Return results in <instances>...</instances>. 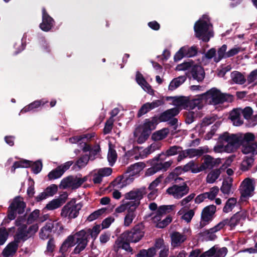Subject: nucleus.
Here are the masks:
<instances>
[{"instance_id":"1","label":"nucleus","mask_w":257,"mask_h":257,"mask_svg":"<svg viewBox=\"0 0 257 257\" xmlns=\"http://www.w3.org/2000/svg\"><path fill=\"white\" fill-rule=\"evenodd\" d=\"M201 97H203L204 99H210L209 103L214 105L222 104L224 102H231L233 100L232 95L222 93L215 87H213L201 94Z\"/></svg>"},{"instance_id":"2","label":"nucleus","mask_w":257,"mask_h":257,"mask_svg":"<svg viewBox=\"0 0 257 257\" xmlns=\"http://www.w3.org/2000/svg\"><path fill=\"white\" fill-rule=\"evenodd\" d=\"M220 142L225 141L227 144L224 146V150L227 153L235 152L241 145L240 135L238 134H230L225 132L219 137Z\"/></svg>"},{"instance_id":"3","label":"nucleus","mask_w":257,"mask_h":257,"mask_svg":"<svg viewBox=\"0 0 257 257\" xmlns=\"http://www.w3.org/2000/svg\"><path fill=\"white\" fill-rule=\"evenodd\" d=\"M145 226L143 222L135 225L131 230L122 233V237L132 243L139 242L145 236Z\"/></svg>"},{"instance_id":"4","label":"nucleus","mask_w":257,"mask_h":257,"mask_svg":"<svg viewBox=\"0 0 257 257\" xmlns=\"http://www.w3.org/2000/svg\"><path fill=\"white\" fill-rule=\"evenodd\" d=\"M228 252L226 247H219L218 245H215L208 250L201 253L199 249L192 250L188 257H225Z\"/></svg>"},{"instance_id":"5","label":"nucleus","mask_w":257,"mask_h":257,"mask_svg":"<svg viewBox=\"0 0 257 257\" xmlns=\"http://www.w3.org/2000/svg\"><path fill=\"white\" fill-rule=\"evenodd\" d=\"M75 199H72L68 202L62 208L61 216L69 220L76 218L79 213V211L82 207L81 203H76Z\"/></svg>"},{"instance_id":"6","label":"nucleus","mask_w":257,"mask_h":257,"mask_svg":"<svg viewBox=\"0 0 257 257\" xmlns=\"http://www.w3.org/2000/svg\"><path fill=\"white\" fill-rule=\"evenodd\" d=\"M26 207V203L21 200V197H16L8 208V218L10 220L15 219L17 216V213L22 214L24 212Z\"/></svg>"},{"instance_id":"7","label":"nucleus","mask_w":257,"mask_h":257,"mask_svg":"<svg viewBox=\"0 0 257 257\" xmlns=\"http://www.w3.org/2000/svg\"><path fill=\"white\" fill-rule=\"evenodd\" d=\"M147 193L145 187H141L134 189L125 194V198L127 200H135L134 201H130L127 203L129 206L133 207L134 209L140 204V201L143 198L144 195Z\"/></svg>"},{"instance_id":"8","label":"nucleus","mask_w":257,"mask_h":257,"mask_svg":"<svg viewBox=\"0 0 257 257\" xmlns=\"http://www.w3.org/2000/svg\"><path fill=\"white\" fill-rule=\"evenodd\" d=\"M73 235L75 236V243L77 245L72 251V254H79L87 246L89 238L84 230L76 232Z\"/></svg>"},{"instance_id":"9","label":"nucleus","mask_w":257,"mask_h":257,"mask_svg":"<svg viewBox=\"0 0 257 257\" xmlns=\"http://www.w3.org/2000/svg\"><path fill=\"white\" fill-rule=\"evenodd\" d=\"M195 36L199 39H201L204 42H207L209 41L210 37L208 36L207 32L209 30V24L204 20H199L194 26Z\"/></svg>"},{"instance_id":"10","label":"nucleus","mask_w":257,"mask_h":257,"mask_svg":"<svg viewBox=\"0 0 257 257\" xmlns=\"http://www.w3.org/2000/svg\"><path fill=\"white\" fill-rule=\"evenodd\" d=\"M219 223L208 229H205L197 234L198 239L202 241H212L217 238L216 232L222 229Z\"/></svg>"},{"instance_id":"11","label":"nucleus","mask_w":257,"mask_h":257,"mask_svg":"<svg viewBox=\"0 0 257 257\" xmlns=\"http://www.w3.org/2000/svg\"><path fill=\"white\" fill-rule=\"evenodd\" d=\"M189 192V187L186 182H184L182 185H173L169 187L166 192L172 195L174 198L179 199L187 194Z\"/></svg>"},{"instance_id":"12","label":"nucleus","mask_w":257,"mask_h":257,"mask_svg":"<svg viewBox=\"0 0 257 257\" xmlns=\"http://www.w3.org/2000/svg\"><path fill=\"white\" fill-rule=\"evenodd\" d=\"M82 185L80 177L77 176H69L63 178L59 185L60 188L65 189L71 188L72 190H75Z\"/></svg>"},{"instance_id":"13","label":"nucleus","mask_w":257,"mask_h":257,"mask_svg":"<svg viewBox=\"0 0 257 257\" xmlns=\"http://www.w3.org/2000/svg\"><path fill=\"white\" fill-rule=\"evenodd\" d=\"M42 22L40 24L39 27L43 31L48 32L54 27L55 21L49 15L45 8H42Z\"/></svg>"},{"instance_id":"14","label":"nucleus","mask_w":257,"mask_h":257,"mask_svg":"<svg viewBox=\"0 0 257 257\" xmlns=\"http://www.w3.org/2000/svg\"><path fill=\"white\" fill-rule=\"evenodd\" d=\"M180 112L179 108L175 107L168 109L157 116V120L159 122L168 121L172 117L177 116Z\"/></svg>"},{"instance_id":"15","label":"nucleus","mask_w":257,"mask_h":257,"mask_svg":"<svg viewBox=\"0 0 257 257\" xmlns=\"http://www.w3.org/2000/svg\"><path fill=\"white\" fill-rule=\"evenodd\" d=\"M204 162L200 166L201 171L205 170L207 169H211L214 167H216L221 163V159L219 158L214 159L209 155L204 156Z\"/></svg>"},{"instance_id":"16","label":"nucleus","mask_w":257,"mask_h":257,"mask_svg":"<svg viewBox=\"0 0 257 257\" xmlns=\"http://www.w3.org/2000/svg\"><path fill=\"white\" fill-rule=\"evenodd\" d=\"M242 217V214L240 212H237L233 214L231 218L229 219L228 218L225 219L219 222L222 229L225 225H228L231 229L234 228L240 221Z\"/></svg>"},{"instance_id":"17","label":"nucleus","mask_w":257,"mask_h":257,"mask_svg":"<svg viewBox=\"0 0 257 257\" xmlns=\"http://www.w3.org/2000/svg\"><path fill=\"white\" fill-rule=\"evenodd\" d=\"M157 120V115H155L150 119L146 118L142 125V132L150 135L152 131L155 130L158 124Z\"/></svg>"},{"instance_id":"18","label":"nucleus","mask_w":257,"mask_h":257,"mask_svg":"<svg viewBox=\"0 0 257 257\" xmlns=\"http://www.w3.org/2000/svg\"><path fill=\"white\" fill-rule=\"evenodd\" d=\"M190 73L193 79L198 82H202L204 79L205 72L200 65L194 64L191 69Z\"/></svg>"},{"instance_id":"19","label":"nucleus","mask_w":257,"mask_h":257,"mask_svg":"<svg viewBox=\"0 0 257 257\" xmlns=\"http://www.w3.org/2000/svg\"><path fill=\"white\" fill-rule=\"evenodd\" d=\"M68 195L67 193L64 194L63 196L57 199H54L46 205L45 209L48 210H53L61 206L66 201Z\"/></svg>"},{"instance_id":"20","label":"nucleus","mask_w":257,"mask_h":257,"mask_svg":"<svg viewBox=\"0 0 257 257\" xmlns=\"http://www.w3.org/2000/svg\"><path fill=\"white\" fill-rule=\"evenodd\" d=\"M216 211V207L214 205H210L204 207L201 212V217L204 219V221L211 222Z\"/></svg>"},{"instance_id":"21","label":"nucleus","mask_w":257,"mask_h":257,"mask_svg":"<svg viewBox=\"0 0 257 257\" xmlns=\"http://www.w3.org/2000/svg\"><path fill=\"white\" fill-rule=\"evenodd\" d=\"M170 237L171 245L174 247L180 246L187 238V235L182 234L178 231L173 232Z\"/></svg>"},{"instance_id":"22","label":"nucleus","mask_w":257,"mask_h":257,"mask_svg":"<svg viewBox=\"0 0 257 257\" xmlns=\"http://www.w3.org/2000/svg\"><path fill=\"white\" fill-rule=\"evenodd\" d=\"M252 181V179L248 178L243 180L242 183L244 184L243 189L240 191L241 197L246 198L250 195L251 192L254 190Z\"/></svg>"},{"instance_id":"23","label":"nucleus","mask_w":257,"mask_h":257,"mask_svg":"<svg viewBox=\"0 0 257 257\" xmlns=\"http://www.w3.org/2000/svg\"><path fill=\"white\" fill-rule=\"evenodd\" d=\"M75 245V236L73 235H70L67 237L62 243L59 249V252L62 255L65 254L68 249Z\"/></svg>"},{"instance_id":"24","label":"nucleus","mask_w":257,"mask_h":257,"mask_svg":"<svg viewBox=\"0 0 257 257\" xmlns=\"http://www.w3.org/2000/svg\"><path fill=\"white\" fill-rule=\"evenodd\" d=\"M19 242V241L16 240V238H15V241L9 243L2 252L3 256L9 257L10 255L15 253L18 249Z\"/></svg>"},{"instance_id":"25","label":"nucleus","mask_w":257,"mask_h":257,"mask_svg":"<svg viewBox=\"0 0 257 257\" xmlns=\"http://www.w3.org/2000/svg\"><path fill=\"white\" fill-rule=\"evenodd\" d=\"M241 151L244 154H251L253 157L257 154V142L241 144Z\"/></svg>"},{"instance_id":"26","label":"nucleus","mask_w":257,"mask_h":257,"mask_svg":"<svg viewBox=\"0 0 257 257\" xmlns=\"http://www.w3.org/2000/svg\"><path fill=\"white\" fill-rule=\"evenodd\" d=\"M181 149H182V147L179 146H171L166 151L165 154L162 153L158 155L157 156L155 157L153 161H158L159 160H163V159L161 158V157L162 155L169 157L179 154V153L181 151Z\"/></svg>"},{"instance_id":"27","label":"nucleus","mask_w":257,"mask_h":257,"mask_svg":"<svg viewBox=\"0 0 257 257\" xmlns=\"http://www.w3.org/2000/svg\"><path fill=\"white\" fill-rule=\"evenodd\" d=\"M174 205H161L158 208L154 219L160 221L162 215L170 213L174 209Z\"/></svg>"},{"instance_id":"28","label":"nucleus","mask_w":257,"mask_h":257,"mask_svg":"<svg viewBox=\"0 0 257 257\" xmlns=\"http://www.w3.org/2000/svg\"><path fill=\"white\" fill-rule=\"evenodd\" d=\"M115 243L117 244L118 247H121L126 251L132 252L133 251V248L130 246V243L132 242L125 239H124L122 237V233L115 241Z\"/></svg>"},{"instance_id":"29","label":"nucleus","mask_w":257,"mask_h":257,"mask_svg":"<svg viewBox=\"0 0 257 257\" xmlns=\"http://www.w3.org/2000/svg\"><path fill=\"white\" fill-rule=\"evenodd\" d=\"M204 99L203 97H201V94L198 96L197 98L189 100L188 98L187 101V104L185 107V109H193L197 107L199 109L201 108V101Z\"/></svg>"},{"instance_id":"30","label":"nucleus","mask_w":257,"mask_h":257,"mask_svg":"<svg viewBox=\"0 0 257 257\" xmlns=\"http://www.w3.org/2000/svg\"><path fill=\"white\" fill-rule=\"evenodd\" d=\"M52 222H48L41 229L40 237L43 239L48 238L51 232H53V226Z\"/></svg>"},{"instance_id":"31","label":"nucleus","mask_w":257,"mask_h":257,"mask_svg":"<svg viewBox=\"0 0 257 257\" xmlns=\"http://www.w3.org/2000/svg\"><path fill=\"white\" fill-rule=\"evenodd\" d=\"M48 101H45L43 99L34 101L29 105L24 107L21 110L22 112H27L33 110L35 108H37L41 105H44L48 103Z\"/></svg>"},{"instance_id":"32","label":"nucleus","mask_w":257,"mask_h":257,"mask_svg":"<svg viewBox=\"0 0 257 257\" xmlns=\"http://www.w3.org/2000/svg\"><path fill=\"white\" fill-rule=\"evenodd\" d=\"M254 160V159L253 156L245 157L244 159L240 164V169L243 172L248 171L252 167L253 164Z\"/></svg>"},{"instance_id":"33","label":"nucleus","mask_w":257,"mask_h":257,"mask_svg":"<svg viewBox=\"0 0 257 257\" xmlns=\"http://www.w3.org/2000/svg\"><path fill=\"white\" fill-rule=\"evenodd\" d=\"M136 209L133 208V207L129 206L127 208V213L124 219V225L128 226L133 222L136 217L135 211Z\"/></svg>"},{"instance_id":"34","label":"nucleus","mask_w":257,"mask_h":257,"mask_svg":"<svg viewBox=\"0 0 257 257\" xmlns=\"http://www.w3.org/2000/svg\"><path fill=\"white\" fill-rule=\"evenodd\" d=\"M169 133V130L168 128H164L161 130L154 132L152 134L151 138L154 141H160L166 138Z\"/></svg>"},{"instance_id":"35","label":"nucleus","mask_w":257,"mask_h":257,"mask_svg":"<svg viewBox=\"0 0 257 257\" xmlns=\"http://www.w3.org/2000/svg\"><path fill=\"white\" fill-rule=\"evenodd\" d=\"M186 154L188 155V157L192 158L195 157H200L203 155L205 153L208 152V149L205 151L204 149L201 147L198 149H186Z\"/></svg>"},{"instance_id":"36","label":"nucleus","mask_w":257,"mask_h":257,"mask_svg":"<svg viewBox=\"0 0 257 257\" xmlns=\"http://www.w3.org/2000/svg\"><path fill=\"white\" fill-rule=\"evenodd\" d=\"M145 167V164L143 162H138L131 165L127 168L126 173H132V175H134L139 173Z\"/></svg>"},{"instance_id":"37","label":"nucleus","mask_w":257,"mask_h":257,"mask_svg":"<svg viewBox=\"0 0 257 257\" xmlns=\"http://www.w3.org/2000/svg\"><path fill=\"white\" fill-rule=\"evenodd\" d=\"M186 80L185 76H180L176 78L173 79L169 85V90H174L182 84H183Z\"/></svg>"},{"instance_id":"38","label":"nucleus","mask_w":257,"mask_h":257,"mask_svg":"<svg viewBox=\"0 0 257 257\" xmlns=\"http://www.w3.org/2000/svg\"><path fill=\"white\" fill-rule=\"evenodd\" d=\"M27 228V224H23L18 228V232L15 238H16V240H19L20 241V240H23L25 241L27 239V237L28 235Z\"/></svg>"},{"instance_id":"39","label":"nucleus","mask_w":257,"mask_h":257,"mask_svg":"<svg viewBox=\"0 0 257 257\" xmlns=\"http://www.w3.org/2000/svg\"><path fill=\"white\" fill-rule=\"evenodd\" d=\"M227 46L223 44L221 47L219 48L217 51V56L214 58V61L216 63L219 62L222 59L227 58Z\"/></svg>"},{"instance_id":"40","label":"nucleus","mask_w":257,"mask_h":257,"mask_svg":"<svg viewBox=\"0 0 257 257\" xmlns=\"http://www.w3.org/2000/svg\"><path fill=\"white\" fill-rule=\"evenodd\" d=\"M183 172H186L191 171L193 173H197L201 171L200 166L198 167L194 161L192 160L183 167Z\"/></svg>"},{"instance_id":"41","label":"nucleus","mask_w":257,"mask_h":257,"mask_svg":"<svg viewBox=\"0 0 257 257\" xmlns=\"http://www.w3.org/2000/svg\"><path fill=\"white\" fill-rule=\"evenodd\" d=\"M231 77L232 81L236 84H243L246 79L243 75L240 72L234 71L231 73Z\"/></svg>"},{"instance_id":"42","label":"nucleus","mask_w":257,"mask_h":257,"mask_svg":"<svg viewBox=\"0 0 257 257\" xmlns=\"http://www.w3.org/2000/svg\"><path fill=\"white\" fill-rule=\"evenodd\" d=\"M83 230L86 232V235L88 238H89V236H91L92 238L95 239L100 231V226L99 225H96L92 229L86 228Z\"/></svg>"},{"instance_id":"43","label":"nucleus","mask_w":257,"mask_h":257,"mask_svg":"<svg viewBox=\"0 0 257 257\" xmlns=\"http://www.w3.org/2000/svg\"><path fill=\"white\" fill-rule=\"evenodd\" d=\"M221 174L220 169H216L211 171L207 176L206 181L208 183H214L219 177Z\"/></svg>"},{"instance_id":"44","label":"nucleus","mask_w":257,"mask_h":257,"mask_svg":"<svg viewBox=\"0 0 257 257\" xmlns=\"http://www.w3.org/2000/svg\"><path fill=\"white\" fill-rule=\"evenodd\" d=\"M170 99H173V102L175 105L183 106L184 108L187 104V101L188 98L185 96H179V97H167V100H169Z\"/></svg>"},{"instance_id":"45","label":"nucleus","mask_w":257,"mask_h":257,"mask_svg":"<svg viewBox=\"0 0 257 257\" xmlns=\"http://www.w3.org/2000/svg\"><path fill=\"white\" fill-rule=\"evenodd\" d=\"M236 202L237 200L236 198L233 197L229 198L226 202L225 206L223 208V211L225 213H228L231 211L236 204Z\"/></svg>"},{"instance_id":"46","label":"nucleus","mask_w":257,"mask_h":257,"mask_svg":"<svg viewBox=\"0 0 257 257\" xmlns=\"http://www.w3.org/2000/svg\"><path fill=\"white\" fill-rule=\"evenodd\" d=\"M63 174V171H61L60 167L58 166L55 169L50 172L47 176L49 180H52L60 178Z\"/></svg>"},{"instance_id":"47","label":"nucleus","mask_w":257,"mask_h":257,"mask_svg":"<svg viewBox=\"0 0 257 257\" xmlns=\"http://www.w3.org/2000/svg\"><path fill=\"white\" fill-rule=\"evenodd\" d=\"M106 209L105 208H102L98 209L94 212L91 213L87 218L88 221H92L94 220L97 219L99 216L105 212Z\"/></svg>"},{"instance_id":"48","label":"nucleus","mask_w":257,"mask_h":257,"mask_svg":"<svg viewBox=\"0 0 257 257\" xmlns=\"http://www.w3.org/2000/svg\"><path fill=\"white\" fill-rule=\"evenodd\" d=\"M182 48H185L184 53L186 57H192L197 55L198 49L196 46H192L191 47L184 46Z\"/></svg>"},{"instance_id":"49","label":"nucleus","mask_w":257,"mask_h":257,"mask_svg":"<svg viewBox=\"0 0 257 257\" xmlns=\"http://www.w3.org/2000/svg\"><path fill=\"white\" fill-rule=\"evenodd\" d=\"M117 157L116 151L110 148L107 154V160L110 166H113L116 161Z\"/></svg>"},{"instance_id":"50","label":"nucleus","mask_w":257,"mask_h":257,"mask_svg":"<svg viewBox=\"0 0 257 257\" xmlns=\"http://www.w3.org/2000/svg\"><path fill=\"white\" fill-rule=\"evenodd\" d=\"M240 138L241 141V144H244L254 142V141L255 137L253 134L247 133L244 135L243 137L240 135Z\"/></svg>"},{"instance_id":"51","label":"nucleus","mask_w":257,"mask_h":257,"mask_svg":"<svg viewBox=\"0 0 257 257\" xmlns=\"http://www.w3.org/2000/svg\"><path fill=\"white\" fill-rule=\"evenodd\" d=\"M196 114L192 111H186L184 112L185 121L187 124H191L195 119Z\"/></svg>"},{"instance_id":"52","label":"nucleus","mask_w":257,"mask_h":257,"mask_svg":"<svg viewBox=\"0 0 257 257\" xmlns=\"http://www.w3.org/2000/svg\"><path fill=\"white\" fill-rule=\"evenodd\" d=\"M89 160V158L87 155H84L81 156L75 163V165L77 166L79 169L85 167L88 163Z\"/></svg>"},{"instance_id":"53","label":"nucleus","mask_w":257,"mask_h":257,"mask_svg":"<svg viewBox=\"0 0 257 257\" xmlns=\"http://www.w3.org/2000/svg\"><path fill=\"white\" fill-rule=\"evenodd\" d=\"M231 186L232 180H230V183H229L227 180H224L220 188V190L224 194L229 195L231 191Z\"/></svg>"},{"instance_id":"54","label":"nucleus","mask_w":257,"mask_h":257,"mask_svg":"<svg viewBox=\"0 0 257 257\" xmlns=\"http://www.w3.org/2000/svg\"><path fill=\"white\" fill-rule=\"evenodd\" d=\"M43 167V164L41 160H37L36 162H33L32 161V165L30 167L31 168L32 172L37 174L41 172Z\"/></svg>"},{"instance_id":"55","label":"nucleus","mask_w":257,"mask_h":257,"mask_svg":"<svg viewBox=\"0 0 257 257\" xmlns=\"http://www.w3.org/2000/svg\"><path fill=\"white\" fill-rule=\"evenodd\" d=\"M93 137V136L92 134H87L79 136H75L72 138H71L70 140H74L73 143H78L80 142L83 143V142H85V141L91 139Z\"/></svg>"},{"instance_id":"56","label":"nucleus","mask_w":257,"mask_h":257,"mask_svg":"<svg viewBox=\"0 0 257 257\" xmlns=\"http://www.w3.org/2000/svg\"><path fill=\"white\" fill-rule=\"evenodd\" d=\"M40 210L39 209H35L31 212L27 219V223L28 224H32L34 222L39 216Z\"/></svg>"},{"instance_id":"57","label":"nucleus","mask_w":257,"mask_h":257,"mask_svg":"<svg viewBox=\"0 0 257 257\" xmlns=\"http://www.w3.org/2000/svg\"><path fill=\"white\" fill-rule=\"evenodd\" d=\"M194 64V62L192 60H190L188 62H184L182 64L178 65L176 69L179 71L186 70L189 68L191 69Z\"/></svg>"},{"instance_id":"58","label":"nucleus","mask_w":257,"mask_h":257,"mask_svg":"<svg viewBox=\"0 0 257 257\" xmlns=\"http://www.w3.org/2000/svg\"><path fill=\"white\" fill-rule=\"evenodd\" d=\"M57 191L58 186L56 184H51L44 190L48 197L54 196Z\"/></svg>"},{"instance_id":"59","label":"nucleus","mask_w":257,"mask_h":257,"mask_svg":"<svg viewBox=\"0 0 257 257\" xmlns=\"http://www.w3.org/2000/svg\"><path fill=\"white\" fill-rule=\"evenodd\" d=\"M128 178L124 179L123 176H119L116 178L112 182V184L113 186L121 185L120 187H123L125 186L127 184V181H128Z\"/></svg>"},{"instance_id":"60","label":"nucleus","mask_w":257,"mask_h":257,"mask_svg":"<svg viewBox=\"0 0 257 257\" xmlns=\"http://www.w3.org/2000/svg\"><path fill=\"white\" fill-rule=\"evenodd\" d=\"M151 110L152 109L151 108V107H150L149 105V102H147L144 104L139 110L137 113V117H140L142 115L146 114Z\"/></svg>"},{"instance_id":"61","label":"nucleus","mask_w":257,"mask_h":257,"mask_svg":"<svg viewBox=\"0 0 257 257\" xmlns=\"http://www.w3.org/2000/svg\"><path fill=\"white\" fill-rule=\"evenodd\" d=\"M9 236V232L5 227L0 228V245H3Z\"/></svg>"},{"instance_id":"62","label":"nucleus","mask_w":257,"mask_h":257,"mask_svg":"<svg viewBox=\"0 0 257 257\" xmlns=\"http://www.w3.org/2000/svg\"><path fill=\"white\" fill-rule=\"evenodd\" d=\"M172 220V217L170 215H168L163 220L158 221V222L157 224V227L159 228H163L167 226Z\"/></svg>"},{"instance_id":"63","label":"nucleus","mask_w":257,"mask_h":257,"mask_svg":"<svg viewBox=\"0 0 257 257\" xmlns=\"http://www.w3.org/2000/svg\"><path fill=\"white\" fill-rule=\"evenodd\" d=\"M52 223L53 225V232L60 234L64 229V227L62 223L60 222H57V221H53Z\"/></svg>"},{"instance_id":"64","label":"nucleus","mask_w":257,"mask_h":257,"mask_svg":"<svg viewBox=\"0 0 257 257\" xmlns=\"http://www.w3.org/2000/svg\"><path fill=\"white\" fill-rule=\"evenodd\" d=\"M219 192V188L217 186L212 187L209 192H205L207 198L210 200H213Z\"/></svg>"}]
</instances>
